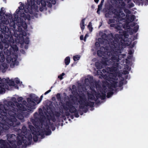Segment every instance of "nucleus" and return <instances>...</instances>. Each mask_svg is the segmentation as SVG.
Segmentation results:
<instances>
[{
	"instance_id": "obj_39",
	"label": "nucleus",
	"mask_w": 148,
	"mask_h": 148,
	"mask_svg": "<svg viewBox=\"0 0 148 148\" xmlns=\"http://www.w3.org/2000/svg\"><path fill=\"white\" fill-rule=\"evenodd\" d=\"M80 56L78 55L75 56H73V59L74 61H76L79 60L80 59Z\"/></svg>"
},
{
	"instance_id": "obj_24",
	"label": "nucleus",
	"mask_w": 148,
	"mask_h": 148,
	"mask_svg": "<svg viewBox=\"0 0 148 148\" xmlns=\"http://www.w3.org/2000/svg\"><path fill=\"white\" fill-rule=\"evenodd\" d=\"M123 46H120L119 47V50H116V52L117 53V55H118V56H119V60L122 58H124V56H125V55L124 54H122L121 53V52H120V48H123Z\"/></svg>"
},
{
	"instance_id": "obj_64",
	"label": "nucleus",
	"mask_w": 148,
	"mask_h": 148,
	"mask_svg": "<svg viewBox=\"0 0 148 148\" xmlns=\"http://www.w3.org/2000/svg\"><path fill=\"white\" fill-rule=\"evenodd\" d=\"M113 66H115V67H116V68H118L119 66V64L117 62H116Z\"/></svg>"
},
{
	"instance_id": "obj_32",
	"label": "nucleus",
	"mask_w": 148,
	"mask_h": 148,
	"mask_svg": "<svg viewBox=\"0 0 148 148\" xmlns=\"http://www.w3.org/2000/svg\"><path fill=\"white\" fill-rule=\"evenodd\" d=\"M29 127L32 132V134L34 132H37L36 128L32 125H29Z\"/></svg>"
},
{
	"instance_id": "obj_18",
	"label": "nucleus",
	"mask_w": 148,
	"mask_h": 148,
	"mask_svg": "<svg viewBox=\"0 0 148 148\" xmlns=\"http://www.w3.org/2000/svg\"><path fill=\"white\" fill-rule=\"evenodd\" d=\"M34 119H32L31 121L32 122L33 125H36V122L40 117L39 115L37 112H35L34 114Z\"/></svg>"
},
{
	"instance_id": "obj_9",
	"label": "nucleus",
	"mask_w": 148,
	"mask_h": 148,
	"mask_svg": "<svg viewBox=\"0 0 148 148\" xmlns=\"http://www.w3.org/2000/svg\"><path fill=\"white\" fill-rule=\"evenodd\" d=\"M30 97L31 98H28L27 99L28 102L27 106L31 109H34V106L36 105L35 102L37 103H39L40 102V100H39L38 98L37 97L32 98L31 95H30Z\"/></svg>"
},
{
	"instance_id": "obj_47",
	"label": "nucleus",
	"mask_w": 148,
	"mask_h": 148,
	"mask_svg": "<svg viewBox=\"0 0 148 148\" xmlns=\"http://www.w3.org/2000/svg\"><path fill=\"white\" fill-rule=\"evenodd\" d=\"M24 42L25 43L27 44H29V38L27 37L26 38H25L24 40Z\"/></svg>"
},
{
	"instance_id": "obj_5",
	"label": "nucleus",
	"mask_w": 148,
	"mask_h": 148,
	"mask_svg": "<svg viewBox=\"0 0 148 148\" xmlns=\"http://www.w3.org/2000/svg\"><path fill=\"white\" fill-rule=\"evenodd\" d=\"M105 50H106L107 52V54L110 55V54L112 56L111 58L110 59H108V60H110L111 62H112V64L110 65L113 64H114V62H118L119 60V56L118 57V55H117V53L116 52V50H119V49H116V48H110L111 49L109 50V47L107 46H105V47H104Z\"/></svg>"
},
{
	"instance_id": "obj_8",
	"label": "nucleus",
	"mask_w": 148,
	"mask_h": 148,
	"mask_svg": "<svg viewBox=\"0 0 148 148\" xmlns=\"http://www.w3.org/2000/svg\"><path fill=\"white\" fill-rule=\"evenodd\" d=\"M112 64V62L110 60H108L107 58L103 57L101 62H96L95 65L97 69H100L103 68L104 66L110 65Z\"/></svg>"
},
{
	"instance_id": "obj_35",
	"label": "nucleus",
	"mask_w": 148,
	"mask_h": 148,
	"mask_svg": "<svg viewBox=\"0 0 148 148\" xmlns=\"http://www.w3.org/2000/svg\"><path fill=\"white\" fill-rule=\"evenodd\" d=\"M135 18V16L134 15H132L130 16L129 18H128V19L130 22H132L134 20Z\"/></svg>"
},
{
	"instance_id": "obj_37",
	"label": "nucleus",
	"mask_w": 148,
	"mask_h": 148,
	"mask_svg": "<svg viewBox=\"0 0 148 148\" xmlns=\"http://www.w3.org/2000/svg\"><path fill=\"white\" fill-rule=\"evenodd\" d=\"M53 114L54 116L57 117H59L61 115V114L60 112L57 111H55L54 112V113Z\"/></svg>"
},
{
	"instance_id": "obj_16",
	"label": "nucleus",
	"mask_w": 148,
	"mask_h": 148,
	"mask_svg": "<svg viewBox=\"0 0 148 148\" xmlns=\"http://www.w3.org/2000/svg\"><path fill=\"white\" fill-rule=\"evenodd\" d=\"M51 124L50 121L49 119H47L46 121V123L45 125V129L46 130H45V134L46 135H50L51 132V130L49 129V125Z\"/></svg>"
},
{
	"instance_id": "obj_48",
	"label": "nucleus",
	"mask_w": 148,
	"mask_h": 148,
	"mask_svg": "<svg viewBox=\"0 0 148 148\" xmlns=\"http://www.w3.org/2000/svg\"><path fill=\"white\" fill-rule=\"evenodd\" d=\"M22 105L21 103H17L15 104V106H16L17 108H18V109L20 110V108H21V107H22Z\"/></svg>"
},
{
	"instance_id": "obj_54",
	"label": "nucleus",
	"mask_w": 148,
	"mask_h": 148,
	"mask_svg": "<svg viewBox=\"0 0 148 148\" xmlns=\"http://www.w3.org/2000/svg\"><path fill=\"white\" fill-rule=\"evenodd\" d=\"M74 116L76 118H78L79 117V115L78 114V112L77 111L75 112H74Z\"/></svg>"
},
{
	"instance_id": "obj_51",
	"label": "nucleus",
	"mask_w": 148,
	"mask_h": 148,
	"mask_svg": "<svg viewBox=\"0 0 148 148\" xmlns=\"http://www.w3.org/2000/svg\"><path fill=\"white\" fill-rule=\"evenodd\" d=\"M49 125L51 126V128L53 131L55 130L56 127L54 126L53 123H51V124Z\"/></svg>"
},
{
	"instance_id": "obj_43",
	"label": "nucleus",
	"mask_w": 148,
	"mask_h": 148,
	"mask_svg": "<svg viewBox=\"0 0 148 148\" xmlns=\"http://www.w3.org/2000/svg\"><path fill=\"white\" fill-rule=\"evenodd\" d=\"M56 97L58 101H61V95L60 93H58L57 94Z\"/></svg>"
},
{
	"instance_id": "obj_55",
	"label": "nucleus",
	"mask_w": 148,
	"mask_h": 148,
	"mask_svg": "<svg viewBox=\"0 0 148 148\" xmlns=\"http://www.w3.org/2000/svg\"><path fill=\"white\" fill-rule=\"evenodd\" d=\"M23 100V98L22 97H18L17 99V100L18 102H21Z\"/></svg>"
},
{
	"instance_id": "obj_12",
	"label": "nucleus",
	"mask_w": 148,
	"mask_h": 148,
	"mask_svg": "<svg viewBox=\"0 0 148 148\" xmlns=\"http://www.w3.org/2000/svg\"><path fill=\"white\" fill-rule=\"evenodd\" d=\"M3 8H1L0 11V23H5L6 21H8V18L10 17L11 15L9 14V15H7L4 12H3Z\"/></svg>"
},
{
	"instance_id": "obj_29",
	"label": "nucleus",
	"mask_w": 148,
	"mask_h": 148,
	"mask_svg": "<svg viewBox=\"0 0 148 148\" xmlns=\"http://www.w3.org/2000/svg\"><path fill=\"white\" fill-rule=\"evenodd\" d=\"M20 16L21 17L23 18L25 20L27 19L28 20H29V18H28L27 16L26 15V14L24 13L23 12L20 14Z\"/></svg>"
},
{
	"instance_id": "obj_56",
	"label": "nucleus",
	"mask_w": 148,
	"mask_h": 148,
	"mask_svg": "<svg viewBox=\"0 0 148 148\" xmlns=\"http://www.w3.org/2000/svg\"><path fill=\"white\" fill-rule=\"evenodd\" d=\"M137 43V41H134V42H133L132 43V44L131 45V47L132 48H133V47H134V46H135V45Z\"/></svg>"
},
{
	"instance_id": "obj_17",
	"label": "nucleus",
	"mask_w": 148,
	"mask_h": 148,
	"mask_svg": "<svg viewBox=\"0 0 148 148\" xmlns=\"http://www.w3.org/2000/svg\"><path fill=\"white\" fill-rule=\"evenodd\" d=\"M40 3L41 5V7L39 8L40 11L42 12L44 10H46V3H48V2L46 1V0H40Z\"/></svg>"
},
{
	"instance_id": "obj_61",
	"label": "nucleus",
	"mask_w": 148,
	"mask_h": 148,
	"mask_svg": "<svg viewBox=\"0 0 148 148\" xmlns=\"http://www.w3.org/2000/svg\"><path fill=\"white\" fill-rule=\"evenodd\" d=\"M51 119L52 121L53 122H55L56 120V119L54 116H51Z\"/></svg>"
},
{
	"instance_id": "obj_49",
	"label": "nucleus",
	"mask_w": 148,
	"mask_h": 148,
	"mask_svg": "<svg viewBox=\"0 0 148 148\" xmlns=\"http://www.w3.org/2000/svg\"><path fill=\"white\" fill-rule=\"evenodd\" d=\"M102 71L104 73H108L110 72V71H109V69H108V68L107 69H103L102 70Z\"/></svg>"
},
{
	"instance_id": "obj_27",
	"label": "nucleus",
	"mask_w": 148,
	"mask_h": 148,
	"mask_svg": "<svg viewBox=\"0 0 148 148\" xmlns=\"http://www.w3.org/2000/svg\"><path fill=\"white\" fill-rule=\"evenodd\" d=\"M94 102H92L90 101L89 102H87L85 103V105L86 106H89L91 107H92L94 106Z\"/></svg>"
},
{
	"instance_id": "obj_50",
	"label": "nucleus",
	"mask_w": 148,
	"mask_h": 148,
	"mask_svg": "<svg viewBox=\"0 0 148 148\" xmlns=\"http://www.w3.org/2000/svg\"><path fill=\"white\" fill-rule=\"evenodd\" d=\"M98 41L101 44H103V43L104 41L103 39L101 38H99L98 39Z\"/></svg>"
},
{
	"instance_id": "obj_19",
	"label": "nucleus",
	"mask_w": 148,
	"mask_h": 148,
	"mask_svg": "<svg viewBox=\"0 0 148 148\" xmlns=\"http://www.w3.org/2000/svg\"><path fill=\"white\" fill-rule=\"evenodd\" d=\"M112 10L113 14L116 15V16H113V18H120V12L116 9H113Z\"/></svg>"
},
{
	"instance_id": "obj_30",
	"label": "nucleus",
	"mask_w": 148,
	"mask_h": 148,
	"mask_svg": "<svg viewBox=\"0 0 148 148\" xmlns=\"http://www.w3.org/2000/svg\"><path fill=\"white\" fill-rule=\"evenodd\" d=\"M70 59L69 56L66 57L64 60V62L66 65H68L70 62Z\"/></svg>"
},
{
	"instance_id": "obj_15",
	"label": "nucleus",
	"mask_w": 148,
	"mask_h": 148,
	"mask_svg": "<svg viewBox=\"0 0 148 148\" xmlns=\"http://www.w3.org/2000/svg\"><path fill=\"white\" fill-rule=\"evenodd\" d=\"M8 79V80L7 79H3L0 80V82L1 83H4L6 85V86L4 88L5 90V88L7 89L8 88V86L7 85L6 83H8L10 86H15L14 81L11 80H10L9 78Z\"/></svg>"
},
{
	"instance_id": "obj_13",
	"label": "nucleus",
	"mask_w": 148,
	"mask_h": 148,
	"mask_svg": "<svg viewBox=\"0 0 148 148\" xmlns=\"http://www.w3.org/2000/svg\"><path fill=\"white\" fill-rule=\"evenodd\" d=\"M79 103L80 104L79 106V108L80 109H84L83 111L84 113L86 112L88 110L87 108L85 107L84 102L85 100V97L84 95H80L79 96Z\"/></svg>"
},
{
	"instance_id": "obj_38",
	"label": "nucleus",
	"mask_w": 148,
	"mask_h": 148,
	"mask_svg": "<svg viewBox=\"0 0 148 148\" xmlns=\"http://www.w3.org/2000/svg\"><path fill=\"white\" fill-rule=\"evenodd\" d=\"M108 34H106L105 33H103L101 36L102 38L104 40H106L107 39Z\"/></svg>"
},
{
	"instance_id": "obj_26",
	"label": "nucleus",
	"mask_w": 148,
	"mask_h": 148,
	"mask_svg": "<svg viewBox=\"0 0 148 148\" xmlns=\"http://www.w3.org/2000/svg\"><path fill=\"white\" fill-rule=\"evenodd\" d=\"M108 69L110 72L114 73L117 72L118 68L115 67V66H112L111 68L108 67Z\"/></svg>"
},
{
	"instance_id": "obj_52",
	"label": "nucleus",
	"mask_w": 148,
	"mask_h": 148,
	"mask_svg": "<svg viewBox=\"0 0 148 148\" xmlns=\"http://www.w3.org/2000/svg\"><path fill=\"white\" fill-rule=\"evenodd\" d=\"M95 46L97 48L100 47V44L99 42H96L95 43Z\"/></svg>"
},
{
	"instance_id": "obj_11",
	"label": "nucleus",
	"mask_w": 148,
	"mask_h": 148,
	"mask_svg": "<svg viewBox=\"0 0 148 148\" xmlns=\"http://www.w3.org/2000/svg\"><path fill=\"white\" fill-rule=\"evenodd\" d=\"M91 88L90 89L91 90V93L88 94L89 99L91 100L96 101L97 99L95 98V95L97 99L101 98V94L99 92H96L95 89Z\"/></svg>"
},
{
	"instance_id": "obj_46",
	"label": "nucleus",
	"mask_w": 148,
	"mask_h": 148,
	"mask_svg": "<svg viewBox=\"0 0 148 148\" xmlns=\"http://www.w3.org/2000/svg\"><path fill=\"white\" fill-rule=\"evenodd\" d=\"M115 20L114 19H109L108 20V23L110 24L111 23H115Z\"/></svg>"
},
{
	"instance_id": "obj_21",
	"label": "nucleus",
	"mask_w": 148,
	"mask_h": 148,
	"mask_svg": "<svg viewBox=\"0 0 148 148\" xmlns=\"http://www.w3.org/2000/svg\"><path fill=\"white\" fill-rule=\"evenodd\" d=\"M97 89L100 90V92H101V99L102 100L104 99H105L106 97V94L105 93H106V91H107L108 89H104V92H102L103 90L102 89Z\"/></svg>"
},
{
	"instance_id": "obj_14",
	"label": "nucleus",
	"mask_w": 148,
	"mask_h": 148,
	"mask_svg": "<svg viewBox=\"0 0 148 148\" xmlns=\"http://www.w3.org/2000/svg\"><path fill=\"white\" fill-rule=\"evenodd\" d=\"M46 119V118L45 116V117H43V116H40L38 120H37V121H36V123H35L36 125H34L36 128L38 127L40 125V124H41L42 125H44L45 126L46 123V121L47 120V119H46L45 121V120Z\"/></svg>"
},
{
	"instance_id": "obj_4",
	"label": "nucleus",
	"mask_w": 148,
	"mask_h": 148,
	"mask_svg": "<svg viewBox=\"0 0 148 148\" xmlns=\"http://www.w3.org/2000/svg\"><path fill=\"white\" fill-rule=\"evenodd\" d=\"M117 29L119 30L120 34H116L115 35V40L116 41H118L120 46H123L127 43V40L128 39V32L123 30L120 27H117Z\"/></svg>"
},
{
	"instance_id": "obj_60",
	"label": "nucleus",
	"mask_w": 148,
	"mask_h": 148,
	"mask_svg": "<svg viewBox=\"0 0 148 148\" xmlns=\"http://www.w3.org/2000/svg\"><path fill=\"white\" fill-rule=\"evenodd\" d=\"M124 11L125 13L129 14L130 13V11L128 9H125L124 10Z\"/></svg>"
},
{
	"instance_id": "obj_44",
	"label": "nucleus",
	"mask_w": 148,
	"mask_h": 148,
	"mask_svg": "<svg viewBox=\"0 0 148 148\" xmlns=\"http://www.w3.org/2000/svg\"><path fill=\"white\" fill-rule=\"evenodd\" d=\"M117 82H114L112 83L111 86L114 88H116L117 86Z\"/></svg>"
},
{
	"instance_id": "obj_59",
	"label": "nucleus",
	"mask_w": 148,
	"mask_h": 148,
	"mask_svg": "<svg viewBox=\"0 0 148 148\" xmlns=\"http://www.w3.org/2000/svg\"><path fill=\"white\" fill-rule=\"evenodd\" d=\"M129 7L130 8H131L134 6V5L133 3H131L128 4Z\"/></svg>"
},
{
	"instance_id": "obj_41",
	"label": "nucleus",
	"mask_w": 148,
	"mask_h": 148,
	"mask_svg": "<svg viewBox=\"0 0 148 148\" xmlns=\"http://www.w3.org/2000/svg\"><path fill=\"white\" fill-rule=\"evenodd\" d=\"M88 27L90 32H92L93 29L92 27V23L91 22H90L89 23L88 25Z\"/></svg>"
},
{
	"instance_id": "obj_7",
	"label": "nucleus",
	"mask_w": 148,
	"mask_h": 148,
	"mask_svg": "<svg viewBox=\"0 0 148 148\" xmlns=\"http://www.w3.org/2000/svg\"><path fill=\"white\" fill-rule=\"evenodd\" d=\"M27 5L26 10H25V13H28L30 8L32 10H34L36 11H37L38 10V7L35 4L36 3L37 4L39 5L40 4V1L39 0H27Z\"/></svg>"
},
{
	"instance_id": "obj_45",
	"label": "nucleus",
	"mask_w": 148,
	"mask_h": 148,
	"mask_svg": "<svg viewBox=\"0 0 148 148\" xmlns=\"http://www.w3.org/2000/svg\"><path fill=\"white\" fill-rule=\"evenodd\" d=\"M11 47L14 51H17L18 50V47L16 45H13L11 46Z\"/></svg>"
},
{
	"instance_id": "obj_62",
	"label": "nucleus",
	"mask_w": 148,
	"mask_h": 148,
	"mask_svg": "<svg viewBox=\"0 0 148 148\" xmlns=\"http://www.w3.org/2000/svg\"><path fill=\"white\" fill-rule=\"evenodd\" d=\"M121 1V6H122V7H125V2L124 1Z\"/></svg>"
},
{
	"instance_id": "obj_36",
	"label": "nucleus",
	"mask_w": 148,
	"mask_h": 148,
	"mask_svg": "<svg viewBox=\"0 0 148 148\" xmlns=\"http://www.w3.org/2000/svg\"><path fill=\"white\" fill-rule=\"evenodd\" d=\"M38 114L40 116H43V117H45V116L44 115L42 110L41 108H40L39 109Z\"/></svg>"
},
{
	"instance_id": "obj_63",
	"label": "nucleus",
	"mask_w": 148,
	"mask_h": 148,
	"mask_svg": "<svg viewBox=\"0 0 148 148\" xmlns=\"http://www.w3.org/2000/svg\"><path fill=\"white\" fill-rule=\"evenodd\" d=\"M107 13L110 15H112L113 14V10H109L108 12Z\"/></svg>"
},
{
	"instance_id": "obj_20",
	"label": "nucleus",
	"mask_w": 148,
	"mask_h": 148,
	"mask_svg": "<svg viewBox=\"0 0 148 148\" xmlns=\"http://www.w3.org/2000/svg\"><path fill=\"white\" fill-rule=\"evenodd\" d=\"M32 134L33 135V140L34 142H37L38 141V136L41 135V136H42V134H41L40 133L38 132H34L32 133Z\"/></svg>"
},
{
	"instance_id": "obj_28",
	"label": "nucleus",
	"mask_w": 148,
	"mask_h": 148,
	"mask_svg": "<svg viewBox=\"0 0 148 148\" xmlns=\"http://www.w3.org/2000/svg\"><path fill=\"white\" fill-rule=\"evenodd\" d=\"M110 91L108 92L107 93V97L108 98L110 97L113 94L114 92L113 91L114 90L113 89H109Z\"/></svg>"
},
{
	"instance_id": "obj_23",
	"label": "nucleus",
	"mask_w": 148,
	"mask_h": 148,
	"mask_svg": "<svg viewBox=\"0 0 148 148\" xmlns=\"http://www.w3.org/2000/svg\"><path fill=\"white\" fill-rule=\"evenodd\" d=\"M1 32L3 34H8L9 31V29L8 27L6 26H4L2 27L1 28Z\"/></svg>"
},
{
	"instance_id": "obj_10",
	"label": "nucleus",
	"mask_w": 148,
	"mask_h": 148,
	"mask_svg": "<svg viewBox=\"0 0 148 148\" xmlns=\"http://www.w3.org/2000/svg\"><path fill=\"white\" fill-rule=\"evenodd\" d=\"M62 106L65 111H68V110L71 113H73L77 111L76 108L72 105V103L70 101H67L66 103L63 104Z\"/></svg>"
},
{
	"instance_id": "obj_58",
	"label": "nucleus",
	"mask_w": 148,
	"mask_h": 148,
	"mask_svg": "<svg viewBox=\"0 0 148 148\" xmlns=\"http://www.w3.org/2000/svg\"><path fill=\"white\" fill-rule=\"evenodd\" d=\"M18 18H18V15H16V14H15L14 15V21H17L18 19Z\"/></svg>"
},
{
	"instance_id": "obj_6",
	"label": "nucleus",
	"mask_w": 148,
	"mask_h": 148,
	"mask_svg": "<svg viewBox=\"0 0 148 148\" xmlns=\"http://www.w3.org/2000/svg\"><path fill=\"white\" fill-rule=\"evenodd\" d=\"M107 39L106 40L108 42L110 48H116V49H118L120 47L119 43L118 40L116 41L115 40V36L114 37L112 34H108Z\"/></svg>"
},
{
	"instance_id": "obj_34",
	"label": "nucleus",
	"mask_w": 148,
	"mask_h": 148,
	"mask_svg": "<svg viewBox=\"0 0 148 148\" xmlns=\"http://www.w3.org/2000/svg\"><path fill=\"white\" fill-rule=\"evenodd\" d=\"M97 53L98 56L99 57H102L103 55V54L104 53V52L103 51L98 50L97 51Z\"/></svg>"
},
{
	"instance_id": "obj_42",
	"label": "nucleus",
	"mask_w": 148,
	"mask_h": 148,
	"mask_svg": "<svg viewBox=\"0 0 148 148\" xmlns=\"http://www.w3.org/2000/svg\"><path fill=\"white\" fill-rule=\"evenodd\" d=\"M139 28V26L138 25H136L135 26L133 30V32L135 33H136L138 31Z\"/></svg>"
},
{
	"instance_id": "obj_40",
	"label": "nucleus",
	"mask_w": 148,
	"mask_h": 148,
	"mask_svg": "<svg viewBox=\"0 0 148 148\" xmlns=\"http://www.w3.org/2000/svg\"><path fill=\"white\" fill-rule=\"evenodd\" d=\"M17 118L20 120H22L24 119V116L22 114H18Z\"/></svg>"
},
{
	"instance_id": "obj_57",
	"label": "nucleus",
	"mask_w": 148,
	"mask_h": 148,
	"mask_svg": "<svg viewBox=\"0 0 148 148\" xmlns=\"http://www.w3.org/2000/svg\"><path fill=\"white\" fill-rule=\"evenodd\" d=\"M15 82L17 84H19L20 82L19 79L18 78H15Z\"/></svg>"
},
{
	"instance_id": "obj_25",
	"label": "nucleus",
	"mask_w": 148,
	"mask_h": 148,
	"mask_svg": "<svg viewBox=\"0 0 148 148\" xmlns=\"http://www.w3.org/2000/svg\"><path fill=\"white\" fill-rule=\"evenodd\" d=\"M85 20V18L82 19L80 23V27L82 31L85 28L84 21Z\"/></svg>"
},
{
	"instance_id": "obj_31",
	"label": "nucleus",
	"mask_w": 148,
	"mask_h": 148,
	"mask_svg": "<svg viewBox=\"0 0 148 148\" xmlns=\"http://www.w3.org/2000/svg\"><path fill=\"white\" fill-rule=\"evenodd\" d=\"M27 8V6L26 5H25L24 4L22 3L20 6L18 7V9H19L20 10H24V11L25 12V10H26V8Z\"/></svg>"
},
{
	"instance_id": "obj_22",
	"label": "nucleus",
	"mask_w": 148,
	"mask_h": 148,
	"mask_svg": "<svg viewBox=\"0 0 148 148\" xmlns=\"http://www.w3.org/2000/svg\"><path fill=\"white\" fill-rule=\"evenodd\" d=\"M8 68V64L6 63H2L1 65H0V71L1 70L3 73H5L6 71V69Z\"/></svg>"
},
{
	"instance_id": "obj_53",
	"label": "nucleus",
	"mask_w": 148,
	"mask_h": 148,
	"mask_svg": "<svg viewBox=\"0 0 148 148\" xmlns=\"http://www.w3.org/2000/svg\"><path fill=\"white\" fill-rule=\"evenodd\" d=\"M26 109L25 107L22 105V107H21L20 110L22 111H25L26 110Z\"/></svg>"
},
{
	"instance_id": "obj_33",
	"label": "nucleus",
	"mask_w": 148,
	"mask_h": 148,
	"mask_svg": "<svg viewBox=\"0 0 148 148\" xmlns=\"http://www.w3.org/2000/svg\"><path fill=\"white\" fill-rule=\"evenodd\" d=\"M21 25L24 29H26L27 28V25L25 22H21Z\"/></svg>"
},
{
	"instance_id": "obj_2",
	"label": "nucleus",
	"mask_w": 148,
	"mask_h": 148,
	"mask_svg": "<svg viewBox=\"0 0 148 148\" xmlns=\"http://www.w3.org/2000/svg\"><path fill=\"white\" fill-rule=\"evenodd\" d=\"M21 132L25 135L20 133L16 136L17 145L19 146H20L23 143V145L26 147L28 145H31L32 141V135L31 134L27 133V129L26 126L24 125L23 126Z\"/></svg>"
},
{
	"instance_id": "obj_1",
	"label": "nucleus",
	"mask_w": 148,
	"mask_h": 148,
	"mask_svg": "<svg viewBox=\"0 0 148 148\" xmlns=\"http://www.w3.org/2000/svg\"><path fill=\"white\" fill-rule=\"evenodd\" d=\"M12 100H5L3 104H0V129L3 132L7 130L9 128L8 124L10 126L15 127L19 125L17 123L15 117L16 109L14 106L18 102L15 97H13Z\"/></svg>"
},
{
	"instance_id": "obj_3",
	"label": "nucleus",
	"mask_w": 148,
	"mask_h": 148,
	"mask_svg": "<svg viewBox=\"0 0 148 148\" xmlns=\"http://www.w3.org/2000/svg\"><path fill=\"white\" fill-rule=\"evenodd\" d=\"M7 139L8 143L5 140L2 139L0 140V148H19L17 147L16 144V136L14 134H8L7 135Z\"/></svg>"
}]
</instances>
